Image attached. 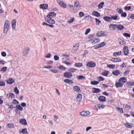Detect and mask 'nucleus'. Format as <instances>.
<instances>
[{"instance_id":"f257e3e1","label":"nucleus","mask_w":134,"mask_h":134,"mask_svg":"<svg viewBox=\"0 0 134 134\" xmlns=\"http://www.w3.org/2000/svg\"><path fill=\"white\" fill-rule=\"evenodd\" d=\"M56 15V14L54 12H50L48 13L47 16L44 18L45 21L49 23L54 24L55 21L52 18L54 17Z\"/></svg>"},{"instance_id":"f03ea898","label":"nucleus","mask_w":134,"mask_h":134,"mask_svg":"<svg viewBox=\"0 0 134 134\" xmlns=\"http://www.w3.org/2000/svg\"><path fill=\"white\" fill-rule=\"evenodd\" d=\"M9 25V21L6 20L4 23L3 27V32L6 33L8 31Z\"/></svg>"},{"instance_id":"7ed1b4c3","label":"nucleus","mask_w":134,"mask_h":134,"mask_svg":"<svg viewBox=\"0 0 134 134\" xmlns=\"http://www.w3.org/2000/svg\"><path fill=\"white\" fill-rule=\"evenodd\" d=\"M86 66L90 68H94V67L96 65V63L92 61H91L90 62L87 63L86 64Z\"/></svg>"},{"instance_id":"20e7f679","label":"nucleus","mask_w":134,"mask_h":134,"mask_svg":"<svg viewBox=\"0 0 134 134\" xmlns=\"http://www.w3.org/2000/svg\"><path fill=\"white\" fill-rule=\"evenodd\" d=\"M63 76L66 78L70 79L72 76V74L70 72H66L64 73Z\"/></svg>"},{"instance_id":"39448f33","label":"nucleus","mask_w":134,"mask_h":134,"mask_svg":"<svg viewBox=\"0 0 134 134\" xmlns=\"http://www.w3.org/2000/svg\"><path fill=\"white\" fill-rule=\"evenodd\" d=\"M29 48L28 47H26L25 48L22 52L23 56H25L27 55L29 53Z\"/></svg>"},{"instance_id":"423d86ee","label":"nucleus","mask_w":134,"mask_h":134,"mask_svg":"<svg viewBox=\"0 0 134 134\" xmlns=\"http://www.w3.org/2000/svg\"><path fill=\"white\" fill-rule=\"evenodd\" d=\"M74 7L76 8V9L77 11L80 9L81 6L79 2L78 1H76L74 3Z\"/></svg>"},{"instance_id":"0eeeda50","label":"nucleus","mask_w":134,"mask_h":134,"mask_svg":"<svg viewBox=\"0 0 134 134\" xmlns=\"http://www.w3.org/2000/svg\"><path fill=\"white\" fill-rule=\"evenodd\" d=\"M90 112L88 111H83L81 112L80 113V115L81 116H86L88 115H89L90 114Z\"/></svg>"},{"instance_id":"6e6552de","label":"nucleus","mask_w":134,"mask_h":134,"mask_svg":"<svg viewBox=\"0 0 134 134\" xmlns=\"http://www.w3.org/2000/svg\"><path fill=\"white\" fill-rule=\"evenodd\" d=\"M82 97V96L81 94L79 93L77 94L76 97V99L77 102L78 104H79L81 102Z\"/></svg>"},{"instance_id":"1a4fd4ad","label":"nucleus","mask_w":134,"mask_h":134,"mask_svg":"<svg viewBox=\"0 0 134 134\" xmlns=\"http://www.w3.org/2000/svg\"><path fill=\"white\" fill-rule=\"evenodd\" d=\"M48 7V4H42L40 5V8L43 10L47 9Z\"/></svg>"},{"instance_id":"9d476101","label":"nucleus","mask_w":134,"mask_h":134,"mask_svg":"<svg viewBox=\"0 0 134 134\" xmlns=\"http://www.w3.org/2000/svg\"><path fill=\"white\" fill-rule=\"evenodd\" d=\"M88 41H91L93 44H94L97 42H99L100 41V39L99 38H95L92 39L91 40H89Z\"/></svg>"},{"instance_id":"9b49d317","label":"nucleus","mask_w":134,"mask_h":134,"mask_svg":"<svg viewBox=\"0 0 134 134\" xmlns=\"http://www.w3.org/2000/svg\"><path fill=\"white\" fill-rule=\"evenodd\" d=\"M79 45V43H76L75 44L72 48L74 52H76L78 50Z\"/></svg>"},{"instance_id":"f8f14e48","label":"nucleus","mask_w":134,"mask_h":134,"mask_svg":"<svg viewBox=\"0 0 134 134\" xmlns=\"http://www.w3.org/2000/svg\"><path fill=\"white\" fill-rule=\"evenodd\" d=\"M96 35L98 37H100L102 36H106V35L104 34V32L102 31L98 32L96 34Z\"/></svg>"},{"instance_id":"ddd939ff","label":"nucleus","mask_w":134,"mask_h":134,"mask_svg":"<svg viewBox=\"0 0 134 134\" xmlns=\"http://www.w3.org/2000/svg\"><path fill=\"white\" fill-rule=\"evenodd\" d=\"M123 51L124 55H127L128 54V48L127 46H125L124 47Z\"/></svg>"},{"instance_id":"4468645a","label":"nucleus","mask_w":134,"mask_h":134,"mask_svg":"<svg viewBox=\"0 0 134 134\" xmlns=\"http://www.w3.org/2000/svg\"><path fill=\"white\" fill-rule=\"evenodd\" d=\"M116 25L115 24H110L109 26V28L111 30H115L116 28Z\"/></svg>"},{"instance_id":"2eb2a0df","label":"nucleus","mask_w":134,"mask_h":134,"mask_svg":"<svg viewBox=\"0 0 134 134\" xmlns=\"http://www.w3.org/2000/svg\"><path fill=\"white\" fill-rule=\"evenodd\" d=\"M92 92L93 93H97L101 92V90L99 88H92Z\"/></svg>"},{"instance_id":"dca6fc26","label":"nucleus","mask_w":134,"mask_h":134,"mask_svg":"<svg viewBox=\"0 0 134 134\" xmlns=\"http://www.w3.org/2000/svg\"><path fill=\"white\" fill-rule=\"evenodd\" d=\"M73 88L74 91H75L77 92H81L80 87L78 86H74L73 87Z\"/></svg>"},{"instance_id":"f3484780","label":"nucleus","mask_w":134,"mask_h":134,"mask_svg":"<svg viewBox=\"0 0 134 134\" xmlns=\"http://www.w3.org/2000/svg\"><path fill=\"white\" fill-rule=\"evenodd\" d=\"M127 80V79L125 77H121L119 80V81L121 83H122V84L125 83Z\"/></svg>"},{"instance_id":"a211bd4d","label":"nucleus","mask_w":134,"mask_h":134,"mask_svg":"<svg viewBox=\"0 0 134 134\" xmlns=\"http://www.w3.org/2000/svg\"><path fill=\"white\" fill-rule=\"evenodd\" d=\"M58 4L62 7L65 8L66 7V5L64 3L60 1H58Z\"/></svg>"},{"instance_id":"6ab92c4d","label":"nucleus","mask_w":134,"mask_h":134,"mask_svg":"<svg viewBox=\"0 0 134 134\" xmlns=\"http://www.w3.org/2000/svg\"><path fill=\"white\" fill-rule=\"evenodd\" d=\"M98 99L101 102H104L105 101V97L103 96H99L98 98Z\"/></svg>"},{"instance_id":"aec40b11","label":"nucleus","mask_w":134,"mask_h":134,"mask_svg":"<svg viewBox=\"0 0 134 134\" xmlns=\"http://www.w3.org/2000/svg\"><path fill=\"white\" fill-rule=\"evenodd\" d=\"M122 86V83H121V82H119V81L118 82L116 83L115 85V86L116 88L118 87H121Z\"/></svg>"},{"instance_id":"412c9836","label":"nucleus","mask_w":134,"mask_h":134,"mask_svg":"<svg viewBox=\"0 0 134 134\" xmlns=\"http://www.w3.org/2000/svg\"><path fill=\"white\" fill-rule=\"evenodd\" d=\"M14 81L13 79L9 78L7 81V83L9 84H11L14 82Z\"/></svg>"},{"instance_id":"4be33fe9","label":"nucleus","mask_w":134,"mask_h":134,"mask_svg":"<svg viewBox=\"0 0 134 134\" xmlns=\"http://www.w3.org/2000/svg\"><path fill=\"white\" fill-rule=\"evenodd\" d=\"M112 73L114 75L117 76L120 74V71L118 70H114L112 71Z\"/></svg>"},{"instance_id":"5701e85b","label":"nucleus","mask_w":134,"mask_h":134,"mask_svg":"<svg viewBox=\"0 0 134 134\" xmlns=\"http://www.w3.org/2000/svg\"><path fill=\"white\" fill-rule=\"evenodd\" d=\"M16 20L15 19L13 20L12 22V27L13 29H15L16 26Z\"/></svg>"},{"instance_id":"b1692460","label":"nucleus","mask_w":134,"mask_h":134,"mask_svg":"<svg viewBox=\"0 0 134 134\" xmlns=\"http://www.w3.org/2000/svg\"><path fill=\"white\" fill-rule=\"evenodd\" d=\"M116 28L118 30H121L124 29L123 26L121 24L116 25Z\"/></svg>"},{"instance_id":"393cba45","label":"nucleus","mask_w":134,"mask_h":134,"mask_svg":"<svg viewBox=\"0 0 134 134\" xmlns=\"http://www.w3.org/2000/svg\"><path fill=\"white\" fill-rule=\"evenodd\" d=\"M111 61L113 62H120L121 61V59L117 58H113L111 59Z\"/></svg>"},{"instance_id":"a878e982","label":"nucleus","mask_w":134,"mask_h":134,"mask_svg":"<svg viewBox=\"0 0 134 134\" xmlns=\"http://www.w3.org/2000/svg\"><path fill=\"white\" fill-rule=\"evenodd\" d=\"M19 122L21 124L24 125H27L26 121L25 119H20L19 121Z\"/></svg>"},{"instance_id":"bb28decb","label":"nucleus","mask_w":134,"mask_h":134,"mask_svg":"<svg viewBox=\"0 0 134 134\" xmlns=\"http://www.w3.org/2000/svg\"><path fill=\"white\" fill-rule=\"evenodd\" d=\"M103 18L104 20L110 22L111 21L110 17L105 16Z\"/></svg>"},{"instance_id":"cd10ccee","label":"nucleus","mask_w":134,"mask_h":134,"mask_svg":"<svg viewBox=\"0 0 134 134\" xmlns=\"http://www.w3.org/2000/svg\"><path fill=\"white\" fill-rule=\"evenodd\" d=\"M92 14L93 15L97 17H99L100 16V14L97 12L93 11L92 12Z\"/></svg>"},{"instance_id":"c85d7f7f","label":"nucleus","mask_w":134,"mask_h":134,"mask_svg":"<svg viewBox=\"0 0 134 134\" xmlns=\"http://www.w3.org/2000/svg\"><path fill=\"white\" fill-rule=\"evenodd\" d=\"M85 76L82 75H79L77 77V79L79 80H85Z\"/></svg>"},{"instance_id":"c756f323","label":"nucleus","mask_w":134,"mask_h":134,"mask_svg":"<svg viewBox=\"0 0 134 134\" xmlns=\"http://www.w3.org/2000/svg\"><path fill=\"white\" fill-rule=\"evenodd\" d=\"M64 81L68 84L71 83H73V82L72 81V80L69 79H66L64 80Z\"/></svg>"},{"instance_id":"7c9ffc66","label":"nucleus","mask_w":134,"mask_h":134,"mask_svg":"<svg viewBox=\"0 0 134 134\" xmlns=\"http://www.w3.org/2000/svg\"><path fill=\"white\" fill-rule=\"evenodd\" d=\"M104 3L103 2H100L98 5V8L100 9L103 8Z\"/></svg>"},{"instance_id":"2f4dec72","label":"nucleus","mask_w":134,"mask_h":134,"mask_svg":"<svg viewBox=\"0 0 134 134\" xmlns=\"http://www.w3.org/2000/svg\"><path fill=\"white\" fill-rule=\"evenodd\" d=\"M21 132L23 134H28V132H27L26 128L23 129L21 130Z\"/></svg>"},{"instance_id":"473e14b6","label":"nucleus","mask_w":134,"mask_h":134,"mask_svg":"<svg viewBox=\"0 0 134 134\" xmlns=\"http://www.w3.org/2000/svg\"><path fill=\"white\" fill-rule=\"evenodd\" d=\"M16 108L18 109L20 111H22L23 109V108L20 105H17L14 108Z\"/></svg>"},{"instance_id":"72a5a7b5","label":"nucleus","mask_w":134,"mask_h":134,"mask_svg":"<svg viewBox=\"0 0 134 134\" xmlns=\"http://www.w3.org/2000/svg\"><path fill=\"white\" fill-rule=\"evenodd\" d=\"M126 127L128 128H130L132 127V125L130 123H126L124 124Z\"/></svg>"},{"instance_id":"f704fd0d","label":"nucleus","mask_w":134,"mask_h":134,"mask_svg":"<svg viewBox=\"0 0 134 134\" xmlns=\"http://www.w3.org/2000/svg\"><path fill=\"white\" fill-rule=\"evenodd\" d=\"M116 110L118 112L122 114L123 113V111L122 108H120L119 107H116Z\"/></svg>"},{"instance_id":"c9c22d12","label":"nucleus","mask_w":134,"mask_h":134,"mask_svg":"<svg viewBox=\"0 0 134 134\" xmlns=\"http://www.w3.org/2000/svg\"><path fill=\"white\" fill-rule=\"evenodd\" d=\"M108 72L107 71H104L101 74L103 76H107L108 74Z\"/></svg>"},{"instance_id":"e433bc0d","label":"nucleus","mask_w":134,"mask_h":134,"mask_svg":"<svg viewBox=\"0 0 134 134\" xmlns=\"http://www.w3.org/2000/svg\"><path fill=\"white\" fill-rule=\"evenodd\" d=\"M74 66L76 67H80L82 66V64L81 63H76L74 64Z\"/></svg>"},{"instance_id":"4c0bfd02","label":"nucleus","mask_w":134,"mask_h":134,"mask_svg":"<svg viewBox=\"0 0 134 134\" xmlns=\"http://www.w3.org/2000/svg\"><path fill=\"white\" fill-rule=\"evenodd\" d=\"M115 66V65L113 64H110L107 65V67L111 69H114Z\"/></svg>"},{"instance_id":"58836bf2","label":"nucleus","mask_w":134,"mask_h":134,"mask_svg":"<svg viewBox=\"0 0 134 134\" xmlns=\"http://www.w3.org/2000/svg\"><path fill=\"white\" fill-rule=\"evenodd\" d=\"M110 18H111V20H116L118 18V16L116 15H115L114 16H111Z\"/></svg>"},{"instance_id":"ea45409f","label":"nucleus","mask_w":134,"mask_h":134,"mask_svg":"<svg viewBox=\"0 0 134 134\" xmlns=\"http://www.w3.org/2000/svg\"><path fill=\"white\" fill-rule=\"evenodd\" d=\"M7 126L9 128H13L14 127V125L12 124H8Z\"/></svg>"},{"instance_id":"a19ab883","label":"nucleus","mask_w":134,"mask_h":134,"mask_svg":"<svg viewBox=\"0 0 134 134\" xmlns=\"http://www.w3.org/2000/svg\"><path fill=\"white\" fill-rule=\"evenodd\" d=\"M98 81H92L90 83L92 85H96L99 83Z\"/></svg>"},{"instance_id":"79ce46f5","label":"nucleus","mask_w":134,"mask_h":134,"mask_svg":"<svg viewBox=\"0 0 134 134\" xmlns=\"http://www.w3.org/2000/svg\"><path fill=\"white\" fill-rule=\"evenodd\" d=\"M9 96L8 97L9 98H10L11 99H12L13 98H15V95L13 93H9Z\"/></svg>"},{"instance_id":"37998d69","label":"nucleus","mask_w":134,"mask_h":134,"mask_svg":"<svg viewBox=\"0 0 134 134\" xmlns=\"http://www.w3.org/2000/svg\"><path fill=\"white\" fill-rule=\"evenodd\" d=\"M12 103L14 104H17L19 103V102L16 99H14L13 100Z\"/></svg>"},{"instance_id":"c03bdc74","label":"nucleus","mask_w":134,"mask_h":134,"mask_svg":"<svg viewBox=\"0 0 134 134\" xmlns=\"http://www.w3.org/2000/svg\"><path fill=\"white\" fill-rule=\"evenodd\" d=\"M95 19L96 24L97 25H99L101 23V21L97 18H95Z\"/></svg>"},{"instance_id":"a18cd8bd","label":"nucleus","mask_w":134,"mask_h":134,"mask_svg":"<svg viewBox=\"0 0 134 134\" xmlns=\"http://www.w3.org/2000/svg\"><path fill=\"white\" fill-rule=\"evenodd\" d=\"M7 69V67L6 66H4L1 68L0 69V71H1L5 72L6 71Z\"/></svg>"},{"instance_id":"49530a36","label":"nucleus","mask_w":134,"mask_h":134,"mask_svg":"<svg viewBox=\"0 0 134 134\" xmlns=\"http://www.w3.org/2000/svg\"><path fill=\"white\" fill-rule=\"evenodd\" d=\"M70 10L71 11V12H72L75 13L77 11V9H76L75 10L74 9L73 6V7H72V8H70Z\"/></svg>"},{"instance_id":"de8ad7c7","label":"nucleus","mask_w":134,"mask_h":134,"mask_svg":"<svg viewBox=\"0 0 134 134\" xmlns=\"http://www.w3.org/2000/svg\"><path fill=\"white\" fill-rule=\"evenodd\" d=\"M74 18H72L71 19L68 20L67 22L69 24H70L73 22L74 20Z\"/></svg>"},{"instance_id":"09e8293b","label":"nucleus","mask_w":134,"mask_h":134,"mask_svg":"<svg viewBox=\"0 0 134 134\" xmlns=\"http://www.w3.org/2000/svg\"><path fill=\"white\" fill-rule=\"evenodd\" d=\"M76 69L74 68H72L69 69L68 71L70 72H74L75 71Z\"/></svg>"},{"instance_id":"8fccbe9b","label":"nucleus","mask_w":134,"mask_h":134,"mask_svg":"<svg viewBox=\"0 0 134 134\" xmlns=\"http://www.w3.org/2000/svg\"><path fill=\"white\" fill-rule=\"evenodd\" d=\"M113 56L114 57H116L120 55L119 53L118 52H115L113 54Z\"/></svg>"},{"instance_id":"3c124183","label":"nucleus","mask_w":134,"mask_h":134,"mask_svg":"<svg viewBox=\"0 0 134 134\" xmlns=\"http://www.w3.org/2000/svg\"><path fill=\"white\" fill-rule=\"evenodd\" d=\"M118 10V12L119 14H121L123 13V11L122 10L120 9H119L118 8L116 9V10L117 11Z\"/></svg>"},{"instance_id":"603ef678","label":"nucleus","mask_w":134,"mask_h":134,"mask_svg":"<svg viewBox=\"0 0 134 134\" xmlns=\"http://www.w3.org/2000/svg\"><path fill=\"white\" fill-rule=\"evenodd\" d=\"M98 80L99 81H103L104 80V79L101 76H99L98 77Z\"/></svg>"},{"instance_id":"864d4df0","label":"nucleus","mask_w":134,"mask_h":134,"mask_svg":"<svg viewBox=\"0 0 134 134\" xmlns=\"http://www.w3.org/2000/svg\"><path fill=\"white\" fill-rule=\"evenodd\" d=\"M105 45V43L104 42H103L101 43L100 44H99L100 48L103 47Z\"/></svg>"},{"instance_id":"5fc2aeb1","label":"nucleus","mask_w":134,"mask_h":134,"mask_svg":"<svg viewBox=\"0 0 134 134\" xmlns=\"http://www.w3.org/2000/svg\"><path fill=\"white\" fill-rule=\"evenodd\" d=\"M90 31V28H88L86 29L85 32V34L86 35H87V34L89 33Z\"/></svg>"},{"instance_id":"6e6d98bb","label":"nucleus","mask_w":134,"mask_h":134,"mask_svg":"<svg viewBox=\"0 0 134 134\" xmlns=\"http://www.w3.org/2000/svg\"><path fill=\"white\" fill-rule=\"evenodd\" d=\"M14 91L15 93L17 94H18L19 92V91L18 90L16 87H15V88L14 89Z\"/></svg>"},{"instance_id":"4d7b16f0","label":"nucleus","mask_w":134,"mask_h":134,"mask_svg":"<svg viewBox=\"0 0 134 134\" xmlns=\"http://www.w3.org/2000/svg\"><path fill=\"white\" fill-rule=\"evenodd\" d=\"M5 85V82L2 81H0V86H2Z\"/></svg>"},{"instance_id":"13d9d810","label":"nucleus","mask_w":134,"mask_h":134,"mask_svg":"<svg viewBox=\"0 0 134 134\" xmlns=\"http://www.w3.org/2000/svg\"><path fill=\"white\" fill-rule=\"evenodd\" d=\"M123 35L125 37H130V35L127 33H124Z\"/></svg>"},{"instance_id":"bf43d9fd","label":"nucleus","mask_w":134,"mask_h":134,"mask_svg":"<svg viewBox=\"0 0 134 134\" xmlns=\"http://www.w3.org/2000/svg\"><path fill=\"white\" fill-rule=\"evenodd\" d=\"M54 59L55 60H57L59 59V57L57 55H54Z\"/></svg>"},{"instance_id":"052dcab7","label":"nucleus","mask_w":134,"mask_h":134,"mask_svg":"<svg viewBox=\"0 0 134 134\" xmlns=\"http://www.w3.org/2000/svg\"><path fill=\"white\" fill-rule=\"evenodd\" d=\"M125 109L127 110H128L130 108V106L129 105L126 104L125 106Z\"/></svg>"},{"instance_id":"680f3d73","label":"nucleus","mask_w":134,"mask_h":134,"mask_svg":"<svg viewBox=\"0 0 134 134\" xmlns=\"http://www.w3.org/2000/svg\"><path fill=\"white\" fill-rule=\"evenodd\" d=\"M79 15L80 17H81L84 15V13L82 12H80L79 13Z\"/></svg>"},{"instance_id":"e2e57ef3","label":"nucleus","mask_w":134,"mask_h":134,"mask_svg":"<svg viewBox=\"0 0 134 134\" xmlns=\"http://www.w3.org/2000/svg\"><path fill=\"white\" fill-rule=\"evenodd\" d=\"M126 16V14L125 12L122 13L121 14V16L122 17H125Z\"/></svg>"},{"instance_id":"0e129e2a","label":"nucleus","mask_w":134,"mask_h":134,"mask_svg":"<svg viewBox=\"0 0 134 134\" xmlns=\"http://www.w3.org/2000/svg\"><path fill=\"white\" fill-rule=\"evenodd\" d=\"M127 84L128 85L133 86L134 85V82H128Z\"/></svg>"},{"instance_id":"69168bd1","label":"nucleus","mask_w":134,"mask_h":134,"mask_svg":"<svg viewBox=\"0 0 134 134\" xmlns=\"http://www.w3.org/2000/svg\"><path fill=\"white\" fill-rule=\"evenodd\" d=\"M119 43L121 45H122L123 44L124 42V40H123L121 39H120V40L119 41Z\"/></svg>"},{"instance_id":"338daca9","label":"nucleus","mask_w":134,"mask_h":134,"mask_svg":"<svg viewBox=\"0 0 134 134\" xmlns=\"http://www.w3.org/2000/svg\"><path fill=\"white\" fill-rule=\"evenodd\" d=\"M18 110H19L16 108L15 109V111L16 114H20V112Z\"/></svg>"},{"instance_id":"774afa93","label":"nucleus","mask_w":134,"mask_h":134,"mask_svg":"<svg viewBox=\"0 0 134 134\" xmlns=\"http://www.w3.org/2000/svg\"><path fill=\"white\" fill-rule=\"evenodd\" d=\"M1 54L2 56L3 57H5L6 55V53L4 52H2L1 53Z\"/></svg>"}]
</instances>
